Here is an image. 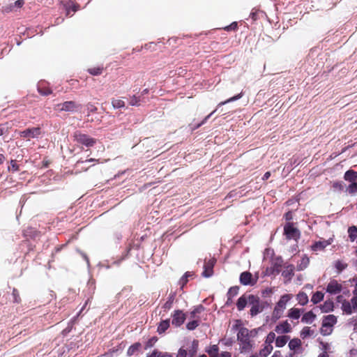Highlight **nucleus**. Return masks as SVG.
<instances>
[{
  "instance_id": "obj_1",
  "label": "nucleus",
  "mask_w": 357,
  "mask_h": 357,
  "mask_svg": "<svg viewBox=\"0 0 357 357\" xmlns=\"http://www.w3.org/2000/svg\"><path fill=\"white\" fill-rule=\"evenodd\" d=\"M241 320H236V324L233 326V329L238 330L237 340L239 342L240 352L241 354L248 353L254 348L255 341L252 339L257 336L259 329L249 330L248 328L241 326Z\"/></svg>"
},
{
  "instance_id": "obj_2",
  "label": "nucleus",
  "mask_w": 357,
  "mask_h": 357,
  "mask_svg": "<svg viewBox=\"0 0 357 357\" xmlns=\"http://www.w3.org/2000/svg\"><path fill=\"white\" fill-rule=\"evenodd\" d=\"M291 295L284 294L280 300L276 303L275 307L272 312V319L274 321L278 320L282 317L284 310L286 309L287 303L291 300Z\"/></svg>"
},
{
  "instance_id": "obj_3",
  "label": "nucleus",
  "mask_w": 357,
  "mask_h": 357,
  "mask_svg": "<svg viewBox=\"0 0 357 357\" xmlns=\"http://www.w3.org/2000/svg\"><path fill=\"white\" fill-rule=\"evenodd\" d=\"M73 138L78 144L84 145L86 147H92L96 144V139L82 133L79 130H77L73 133Z\"/></svg>"
},
{
  "instance_id": "obj_4",
  "label": "nucleus",
  "mask_w": 357,
  "mask_h": 357,
  "mask_svg": "<svg viewBox=\"0 0 357 357\" xmlns=\"http://www.w3.org/2000/svg\"><path fill=\"white\" fill-rule=\"evenodd\" d=\"M249 305L251 306L250 310V314L251 317H255L259 313L261 312L264 310V306L261 301L259 297L257 295H252Z\"/></svg>"
},
{
  "instance_id": "obj_5",
  "label": "nucleus",
  "mask_w": 357,
  "mask_h": 357,
  "mask_svg": "<svg viewBox=\"0 0 357 357\" xmlns=\"http://www.w3.org/2000/svg\"><path fill=\"white\" fill-rule=\"evenodd\" d=\"M284 235L287 240H297L300 238L301 233L296 227H294L293 223L287 222L284 226Z\"/></svg>"
},
{
  "instance_id": "obj_6",
  "label": "nucleus",
  "mask_w": 357,
  "mask_h": 357,
  "mask_svg": "<svg viewBox=\"0 0 357 357\" xmlns=\"http://www.w3.org/2000/svg\"><path fill=\"white\" fill-rule=\"evenodd\" d=\"M80 107V105L73 100L66 101L63 103H59L56 105V108L59 111L71 112L77 111Z\"/></svg>"
},
{
  "instance_id": "obj_7",
  "label": "nucleus",
  "mask_w": 357,
  "mask_h": 357,
  "mask_svg": "<svg viewBox=\"0 0 357 357\" xmlns=\"http://www.w3.org/2000/svg\"><path fill=\"white\" fill-rule=\"evenodd\" d=\"M172 324L176 327L181 326L186 319L185 314L181 310H176L172 314Z\"/></svg>"
},
{
  "instance_id": "obj_8",
  "label": "nucleus",
  "mask_w": 357,
  "mask_h": 357,
  "mask_svg": "<svg viewBox=\"0 0 357 357\" xmlns=\"http://www.w3.org/2000/svg\"><path fill=\"white\" fill-rule=\"evenodd\" d=\"M284 265V261L281 257H277L273 259L271 266L268 271L270 274L277 275L279 274L282 270V267Z\"/></svg>"
},
{
  "instance_id": "obj_9",
  "label": "nucleus",
  "mask_w": 357,
  "mask_h": 357,
  "mask_svg": "<svg viewBox=\"0 0 357 357\" xmlns=\"http://www.w3.org/2000/svg\"><path fill=\"white\" fill-rule=\"evenodd\" d=\"M41 134V129L39 127H33L27 128L21 131L20 135L24 138H35L38 137Z\"/></svg>"
},
{
  "instance_id": "obj_10",
  "label": "nucleus",
  "mask_w": 357,
  "mask_h": 357,
  "mask_svg": "<svg viewBox=\"0 0 357 357\" xmlns=\"http://www.w3.org/2000/svg\"><path fill=\"white\" fill-rule=\"evenodd\" d=\"M240 282L243 285H250L253 286L256 284L257 279H254L251 273L248 271H244L240 275Z\"/></svg>"
},
{
  "instance_id": "obj_11",
  "label": "nucleus",
  "mask_w": 357,
  "mask_h": 357,
  "mask_svg": "<svg viewBox=\"0 0 357 357\" xmlns=\"http://www.w3.org/2000/svg\"><path fill=\"white\" fill-rule=\"evenodd\" d=\"M210 357H231V354L228 351H222L219 353V347L216 344H213L206 350Z\"/></svg>"
},
{
  "instance_id": "obj_12",
  "label": "nucleus",
  "mask_w": 357,
  "mask_h": 357,
  "mask_svg": "<svg viewBox=\"0 0 357 357\" xmlns=\"http://www.w3.org/2000/svg\"><path fill=\"white\" fill-rule=\"evenodd\" d=\"M342 290V284L339 283L336 280H331L326 287V292L331 294H339Z\"/></svg>"
},
{
  "instance_id": "obj_13",
  "label": "nucleus",
  "mask_w": 357,
  "mask_h": 357,
  "mask_svg": "<svg viewBox=\"0 0 357 357\" xmlns=\"http://www.w3.org/2000/svg\"><path fill=\"white\" fill-rule=\"evenodd\" d=\"M252 295V294H244L238 298L236 302V307L238 311H242L246 305H249Z\"/></svg>"
},
{
  "instance_id": "obj_14",
  "label": "nucleus",
  "mask_w": 357,
  "mask_h": 357,
  "mask_svg": "<svg viewBox=\"0 0 357 357\" xmlns=\"http://www.w3.org/2000/svg\"><path fill=\"white\" fill-rule=\"evenodd\" d=\"M337 323V317L334 314L324 316L321 324V331L324 328H331Z\"/></svg>"
},
{
  "instance_id": "obj_15",
  "label": "nucleus",
  "mask_w": 357,
  "mask_h": 357,
  "mask_svg": "<svg viewBox=\"0 0 357 357\" xmlns=\"http://www.w3.org/2000/svg\"><path fill=\"white\" fill-rule=\"evenodd\" d=\"M214 264H215V262L212 259H210L208 261L204 263V271L202 273V275L204 277L208 278V277H211L213 274Z\"/></svg>"
},
{
  "instance_id": "obj_16",
  "label": "nucleus",
  "mask_w": 357,
  "mask_h": 357,
  "mask_svg": "<svg viewBox=\"0 0 357 357\" xmlns=\"http://www.w3.org/2000/svg\"><path fill=\"white\" fill-rule=\"evenodd\" d=\"M275 331L278 333H288L291 331V327L287 321H284L275 326Z\"/></svg>"
},
{
  "instance_id": "obj_17",
  "label": "nucleus",
  "mask_w": 357,
  "mask_h": 357,
  "mask_svg": "<svg viewBox=\"0 0 357 357\" xmlns=\"http://www.w3.org/2000/svg\"><path fill=\"white\" fill-rule=\"evenodd\" d=\"M294 269L295 267L293 264H289L284 266V269L282 273V276L285 278H287L288 280H290L294 275Z\"/></svg>"
},
{
  "instance_id": "obj_18",
  "label": "nucleus",
  "mask_w": 357,
  "mask_h": 357,
  "mask_svg": "<svg viewBox=\"0 0 357 357\" xmlns=\"http://www.w3.org/2000/svg\"><path fill=\"white\" fill-rule=\"evenodd\" d=\"M38 91L42 96H48L52 93V90L46 84L45 82H40L38 86Z\"/></svg>"
},
{
  "instance_id": "obj_19",
  "label": "nucleus",
  "mask_w": 357,
  "mask_h": 357,
  "mask_svg": "<svg viewBox=\"0 0 357 357\" xmlns=\"http://www.w3.org/2000/svg\"><path fill=\"white\" fill-rule=\"evenodd\" d=\"M319 307L322 312H329L333 311L334 303L332 300H327L322 305H321Z\"/></svg>"
},
{
  "instance_id": "obj_20",
  "label": "nucleus",
  "mask_w": 357,
  "mask_h": 357,
  "mask_svg": "<svg viewBox=\"0 0 357 357\" xmlns=\"http://www.w3.org/2000/svg\"><path fill=\"white\" fill-rule=\"evenodd\" d=\"M169 326H170L169 319L162 320L159 323V324L158 326L157 332L159 334H162L169 328Z\"/></svg>"
},
{
  "instance_id": "obj_21",
  "label": "nucleus",
  "mask_w": 357,
  "mask_h": 357,
  "mask_svg": "<svg viewBox=\"0 0 357 357\" xmlns=\"http://www.w3.org/2000/svg\"><path fill=\"white\" fill-rule=\"evenodd\" d=\"M175 296H176L175 293L169 294L167 301L163 304V305L162 307L165 311H168L172 307L173 303L175 300Z\"/></svg>"
},
{
  "instance_id": "obj_22",
  "label": "nucleus",
  "mask_w": 357,
  "mask_h": 357,
  "mask_svg": "<svg viewBox=\"0 0 357 357\" xmlns=\"http://www.w3.org/2000/svg\"><path fill=\"white\" fill-rule=\"evenodd\" d=\"M331 244L330 241H317L312 245L313 251L323 250L326 246Z\"/></svg>"
},
{
  "instance_id": "obj_23",
  "label": "nucleus",
  "mask_w": 357,
  "mask_h": 357,
  "mask_svg": "<svg viewBox=\"0 0 357 357\" xmlns=\"http://www.w3.org/2000/svg\"><path fill=\"white\" fill-rule=\"evenodd\" d=\"M309 264V258L306 255H304L297 264V270L303 271L308 266Z\"/></svg>"
},
{
  "instance_id": "obj_24",
  "label": "nucleus",
  "mask_w": 357,
  "mask_h": 357,
  "mask_svg": "<svg viewBox=\"0 0 357 357\" xmlns=\"http://www.w3.org/2000/svg\"><path fill=\"white\" fill-rule=\"evenodd\" d=\"M302 312L303 310L298 308L292 307L290 310H289L287 316L289 318L291 319H298L301 317Z\"/></svg>"
},
{
  "instance_id": "obj_25",
  "label": "nucleus",
  "mask_w": 357,
  "mask_h": 357,
  "mask_svg": "<svg viewBox=\"0 0 357 357\" xmlns=\"http://www.w3.org/2000/svg\"><path fill=\"white\" fill-rule=\"evenodd\" d=\"M273 349L272 345L264 343V347L259 350L258 355L261 357H267L272 352Z\"/></svg>"
},
{
  "instance_id": "obj_26",
  "label": "nucleus",
  "mask_w": 357,
  "mask_h": 357,
  "mask_svg": "<svg viewBox=\"0 0 357 357\" xmlns=\"http://www.w3.org/2000/svg\"><path fill=\"white\" fill-rule=\"evenodd\" d=\"M342 311L347 314H351L354 312L352 304L351 301L344 300L342 303L341 307Z\"/></svg>"
},
{
  "instance_id": "obj_27",
  "label": "nucleus",
  "mask_w": 357,
  "mask_h": 357,
  "mask_svg": "<svg viewBox=\"0 0 357 357\" xmlns=\"http://www.w3.org/2000/svg\"><path fill=\"white\" fill-rule=\"evenodd\" d=\"M289 339L290 337L288 335L278 336L275 338V346L277 347H282L287 344Z\"/></svg>"
},
{
  "instance_id": "obj_28",
  "label": "nucleus",
  "mask_w": 357,
  "mask_h": 357,
  "mask_svg": "<svg viewBox=\"0 0 357 357\" xmlns=\"http://www.w3.org/2000/svg\"><path fill=\"white\" fill-rule=\"evenodd\" d=\"M146 357H173V355L168 352H162L158 349H154L150 354H148Z\"/></svg>"
},
{
  "instance_id": "obj_29",
  "label": "nucleus",
  "mask_w": 357,
  "mask_h": 357,
  "mask_svg": "<svg viewBox=\"0 0 357 357\" xmlns=\"http://www.w3.org/2000/svg\"><path fill=\"white\" fill-rule=\"evenodd\" d=\"M194 275L193 272L187 271L184 273V275L179 280V284L181 285V288L183 289L184 286L188 283V279L192 278Z\"/></svg>"
},
{
  "instance_id": "obj_30",
  "label": "nucleus",
  "mask_w": 357,
  "mask_h": 357,
  "mask_svg": "<svg viewBox=\"0 0 357 357\" xmlns=\"http://www.w3.org/2000/svg\"><path fill=\"white\" fill-rule=\"evenodd\" d=\"M344 178L346 181H350V182H355V181L357 179V172L349 169L344 174Z\"/></svg>"
},
{
  "instance_id": "obj_31",
  "label": "nucleus",
  "mask_w": 357,
  "mask_h": 357,
  "mask_svg": "<svg viewBox=\"0 0 357 357\" xmlns=\"http://www.w3.org/2000/svg\"><path fill=\"white\" fill-rule=\"evenodd\" d=\"M316 315L312 312L309 311L303 314L301 321L306 324H311L315 319Z\"/></svg>"
},
{
  "instance_id": "obj_32",
  "label": "nucleus",
  "mask_w": 357,
  "mask_h": 357,
  "mask_svg": "<svg viewBox=\"0 0 357 357\" xmlns=\"http://www.w3.org/2000/svg\"><path fill=\"white\" fill-rule=\"evenodd\" d=\"M296 299L298 303L303 306L308 303V296L304 291H300L296 296Z\"/></svg>"
},
{
  "instance_id": "obj_33",
  "label": "nucleus",
  "mask_w": 357,
  "mask_h": 357,
  "mask_svg": "<svg viewBox=\"0 0 357 357\" xmlns=\"http://www.w3.org/2000/svg\"><path fill=\"white\" fill-rule=\"evenodd\" d=\"M79 6L77 3H74L73 2H69L66 5V15L69 16L70 15L71 11L73 13H75L78 10Z\"/></svg>"
},
{
  "instance_id": "obj_34",
  "label": "nucleus",
  "mask_w": 357,
  "mask_h": 357,
  "mask_svg": "<svg viewBox=\"0 0 357 357\" xmlns=\"http://www.w3.org/2000/svg\"><path fill=\"white\" fill-rule=\"evenodd\" d=\"M301 340L298 338H294L289 342V347L291 350L296 351L301 347Z\"/></svg>"
},
{
  "instance_id": "obj_35",
  "label": "nucleus",
  "mask_w": 357,
  "mask_h": 357,
  "mask_svg": "<svg viewBox=\"0 0 357 357\" xmlns=\"http://www.w3.org/2000/svg\"><path fill=\"white\" fill-rule=\"evenodd\" d=\"M198 341L197 340H193L190 347L187 351L188 355L189 357H193L196 355L197 350H198Z\"/></svg>"
},
{
  "instance_id": "obj_36",
  "label": "nucleus",
  "mask_w": 357,
  "mask_h": 357,
  "mask_svg": "<svg viewBox=\"0 0 357 357\" xmlns=\"http://www.w3.org/2000/svg\"><path fill=\"white\" fill-rule=\"evenodd\" d=\"M348 234L349 240L354 242L355 240L357 241V227L351 226L348 229Z\"/></svg>"
},
{
  "instance_id": "obj_37",
  "label": "nucleus",
  "mask_w": 357,
  "mask_h": 357,
  "mask_svg": "<svg viewBox=\"0 0 357 357\" xmlns=\"http://www.w3.org/2000/svg\"><path fill=\"white\" fill-rule=\"evenodd\" d=\"M141 346V343L139 342H136L132 344L131 346L129 347V348L127 350V355L128 356H132L133 354H135L136 351H137L140 349Z\"/></svg>"
},
{
  "instance_id": "obj_38",
  "label": "nucleus",
  "mask_w": 357,
  "mask_h": 357,
  "mask_svg": "<svg viewBox=\"0 0 357 357\" xmlns=\"http://www.w3.org/2000/svg\"><path fill=\"white\" fill-rule=\"evenodd\" d=\"M324 297V294L321 291H317L312 295V296L311 298V301L314 304H317L319 302H321V301H323Z\"/></svg>"
},
{
  "instance_id": "obj_39",
  "label": "nucleus",
  "mask_w": 357,
  "mask_h": 357,
  "mask_svg": "<svg viewBox=\"0 0 357 357\" xmlns=\"http://www.w3.org/2000/svg\"><path fill=\"white\" fill-rule=\"evenodd\" d=\"M104 70L103 66H96V67H92L87 70L89 73H90L92 75H100L102 73Z\"/></svg>"
},
{
  "instance_id": "obj_40",
  "label": "nucleus",
  "mask_w": 357,
  "mask_h": 357,
  "mask_svg": "<svg viewBox=\"0 0 357 357\" xmlns=\"http://www.w3.org/2000/svg\"><path fill=\"white\" fill-rule=\"evenodd\" d=\"M112 105L115 109H120L125 107V102L120 98H113L112 100Z\"/></svg>"
},
{
  "instance_id": "obj_41",
  "label": "nucleus",
  "mask_w": 357,
  "mask_h": 357,
  "mask_svg": "<svg viewBox=\"0 0 357 357\" xmlns=\"http://www.w3.org/2000/svg\"><path fill=\"white\" fill-rule=\"evenodd\" d=\"M335 267L336 268L337 273H340L347 267V264L341 260H337L335 261Z\"/></svg>"
},
{
  "instance_id": "obj_42",
  "label": "nucleus",
  "mask_w": 357,
  "mask_h": 357,
  "mask_svg": "<svg viewBox=\"0 0 357 357\" xmlns=\"http://www.w3.org/2000/svg\"><path fill=\"white\" fill-rule=\"evenodd\" d=\"M242 96H243V94H242V93H239V94H238V95H236V96H233V97H231V98H229V99L226 100L225 101L220 102L218 105L217 107H220V106H222V105H225V104H227V103H229V102H232V101H234V100H238V99H240V98L242 97Z\"/></svg>"
},
{
  "instance_id": "obj_43",
  "label": "nucleus",
  "mask_w": 357,
  "mask_h": 357,
  "mask_svg": "<svg viewBox=\"0 0 357 357\" xmlns=\"http://www.w3.org/2000/svg\"><path fill=\"white\" fill-rule=\"evenodd\" d=\"M239 291V287L238 286H234L229 288L227 296L229 297H235L238 294Z\"/></svg>"
},
{
  "instance_id": "obj_44",
  "label": "nucleus",
  "mask_w": 357,
  "mask_h": 357,
  "mask_svg": "<svg viewBox=\"0 0 357 357\" xmlns=\"http://www.w3.org/2000/svg\"><path fill=\"white\" fill-rule=\"evenodd\" d=\"M24 4V0H17L14 3V4H10L9 6V7L6 8L5 10L8 11V10H12L14 7L22 8Z\"/></svg>"
},
{
  "instance_id": "obj_45",
  "label": "nucleus",
  "mask_w": 357,
  "mask_h": 357,
  "mask_svg": "<svg viewBox=\"0 0 357 357\" xmlns=\"http://www.w3.org/2000/svg\"><path fill=\"white\" fill-rule=\"evenodd\" d=\"M199 321L195 319L192 321H189L186 325V328L189 331H192V330H195L199 326Z\"/></svg>"
},
{
  "instance_id": "obj_46",
  "label": "nucleus",
  "mask_w": 357,
  "mask_h": 357,
  "mask_svg": "<svg viewBox=\"0 0 357 357\" xmlns=\"http://www.w3.org/2000/svg\"><path fill=\"white\" fill-rule=\"evenodd\" d=\"M275 333L273 332H270L266 337V340H265V344H269V345H272V343L273 342V341L275 340Z\"/></svg>"
},
{
  "instance_id": "obj_47",
  "label": "nucleus",
  "mask_w": 357,
  "mask_h": 357,
  "mask_svg": "<svg viewBox=\"0 0 357 357\" xmlns=\"http://www.w3.org/2000/svg\"><path fill=\"white\" fill-rule=\"evenodd\" d=\"M217 111V109H215V110H213L211 113H210L208 116H206L203 120L202 122H200L199 123H198L197 125L195 126L192 129V130H195L197 128H199L200 126H202V125H204L206 121L207 120Z\"/></svg>"
},
{
  "instance_id": "obj_48",
  "label": "nucleus",
  "mask_w": 357,
  "mask_h": 357,
  "mask_svg": "<svg viewBox=\"0 0 357 357\" xmlns=\"http://www.w3.org/2000/svg\"><path fill=\"white\" fill-rule=\"evenodd\" d=\"M204 310V307L202 305L197 306L191 312L190 317L195 319L197 314L201 313Z\"/></svg>"
},
{
  "instance_id": "obj_49",
  "label": "nucleus",
  "mask_w": 357,
  "mask_h": 357,
  "mask_svg": "<svg viewBox=\"0 0 357 357\" xmlns=\"http://www.w3.org/2000/svg\"><path fill=\"white\" fill-rule=\"evenodd\" d=\"M158 341V337L154 336V337H152L151 338H150L146 342V344H145V347L144 349H147L149 348H151L152 347L154 346V344L157 342Z\"/></svg>"
},
{
  "instance_id": "obj_50",
  "label": "nucleus",
  "mask_w": 357,
  "mask_h": 357,
  "mask_svg": "<svg viewBox=\"0 0 357 357\" xmlns=\"http://www.w3.org/2000/svg\"><path fill=\"white\" fill-rule=\"evenodd\" d=\"M8 169V171H11L13 172L20 170L19 165L17 164V161L15 160H10V166H9Z\"/></svg>"
},
{
  "instance_id": "obj_51",
  "label": "nucleus",
  "mask_w": 357,
  "mask_h": 357,
  "mask_svg": "<svg viewBox=\"0 0 357 357\" xmlns=\"http://www.w3.org/2000/svg\"><path fill=\"white\" fill-rule=\"evenodd\" d=\"M12 295L15 303H20L21 302V298L17 289L14 288L13 289Z\"/></svg>"
},
{
  "instance_id": "obj_52",
  "label": "nucleus",
  "mask_w": 357,
  "mask_h": 357,
  "mask_svg": "<svg viewBox=\"0 0 357 357\" xmlns=\"http://www.w3.org/2000/svg\"><path fill=\"white\" fill-rule=\"evenodd\" d=\"M140 98L139 97H137L136 96H132L130 98L129 104L132 106H139L140 104Z\"/></svg>"
},
{
  "instance_id": "obj_53",
  "label": "nucleus",
  "mask_w": 357,
  "mask_h": 357,
  "mask_svg": "<svg viewBox=\"0 0 357 357\" xmlns=\"http://www.w3.org/2000/svg\"><path fill=\"white\" fill-rule=\"evenodd\" d=\"M238 29V24L236 22H232L231 24L226 26L223 28L227 31H236Z\"/></svg>"
},
{
  "instance_id": "obj_54",
  "label": "nucleus",
  "mask_w": 357,
  "mask_h": 357,
  "mask_svg": "<svg viewBox=\"0 0 357 357\" xmlns=\"http://www.w3.org/2000/svg\"><path fill=\"white\" fill-rule=\"evenodd\" d=\"M348 190H349V192L350 193H353V192H357V183H356V182H352V183L349 185Z\"/></svg>"
},
{
  "instance_id": "obj_55",
  "label": "nucleus",
  "mask_w": 357,
  "mask_h": 357,
  "mask_svg": "<svg viewBox=\"0 0 357 357\" xmlns=\"http://www.w3.org/2000/svg\"><path fill=\"white\" fill-rule=\"evenodd\" d=\"M351 302L352 304V307L354 310V312H357V296H354L351 298Z\"/></svg>"
},
{
  "instance_id": "obj_56",
  "label": "nucleus",
  "mask_w": 357,
  "mask_h": 357,
  "mask_svg": "<svg viewBox=\"0 0 357 357\" xmlns=\"http://www.w3.org/2000/svg\"><path fill=\"white\" fill-rule=\"evenodd\" d=\"M188 352L186 349L180 348L178 351L176 357H187Z\"/></svg>"
},
{
  "instance_id": "obj_57",
  "label": "nucleus",
  "mask_w": 357,
  "mask_h": 357,
  "mask_svg": "<svg viewBox=\"0 0 357 357\" xmlns=\"http://www.w3.org/2000/svg\"><path fill=\"white\" fill-rule=\"evenodd\" d=\"M270 176H271V173H270V172H266L264 174V176H263V177H262V179H263L264 181L268 180V179L269 178Z\"/></svg>"
},
{
  "instance_id": "obj_58",
  "label": "nucleus",
  "mask_w": 357,
  "mask_h": 357,
  "mask_svg": "<svg viewBox=\"0 0 357 357\" xmlns=\"http://www.w3.org/2000/svg\"><path fill=\"white\" fill-rule=\"evenodd\" d=\"M227 301H226V305H230L232 303H233V298L232 297H229V296H227Z\"/></svg>"
},
{
  "instance_id": "obj_59",
  "label": "nucleus",
  "mask_w": 357,
  "mask_h": 357,
  "mask_svg": "<svg viewBox=\"0 0 357 357\" xmlns=\"http://www.w3.org/2000/svg\"><path fill=\"white\" fill-rule=\"evenodd\" d=\"M285 218L287 220H290L292 219V215H291V212H287V213H285Z\"/></svg>"
},
{
  "instance_id": "obj_60",
  "label": "nucleus",
  "mask_w": 357,
  "mask_h": 357,
  "mask_svg": "<svg viewBox=\"0 0 357 357\" xmlns=\"http://www.w3.org/2000/svg\"><path fill=\"white\" fill-rule=\"evenodd\" d=\"M6 132L5 127L0 126V136L3 135Z\"/></svg>"
},
{
  "instance_id": "obj_61",
  "label": "nucleus",
  "mask_w": 357,
  "mask_h": 357,
  "mask_svg": "<svg viewBox=\"0 0 357 357\" xmlns=\"http://www.w3.org/2000/svg\"><path fill=\"white\" fill-rule=\"evenodd\" d=\"M5 159H6L5 156L3 154L0 153V165L3 164L4 162Z\"/></svg>"
},
{
  "instance_id": "obj_62",
  "label": "nucleus",
  "mask_w": 357,
  "mask_h": 357,
  "mask_svg": "<svg viewBox=\"0 0 357 357\" xmlns=\"http://www.w3.org/2000/svg\"><path fill=\"white\" fill-rule=\"evenodd\" d=\"M318 357H329V356L328 355V354L326 352H323L321 354H320Z\"/></svg>"
},
{
  "instance_id": "obj_63",
  "label": "nucleus",
  "mask_w": 357,
  "mask_h": 357,
  "mask_svg": "<svg viewBox=\"0 0 357 357\" xmlns=\"http://www.w3.org/2000/svg\"><path fill=\"white\" fill-rule=\"evenodd\" d=\"M250 357H259V355L257 353L252 354Z\"/></svg>"
},
{
  "instance_id": "obj_64",
  "label": "nucleus",
  "mask_w": 357,
  "mask_h": 357,
  "mask_svg": "<svg viewBox=\"0 0 357 357\" xmlns=\"http://www.w3.org/2000/svg\"><path fill=\"white\" fill-rule=\"evenodd\" d=\"M286 357H294V353H292V354H289L288 356H287Z\"/></svg>"
}]
</instances>
